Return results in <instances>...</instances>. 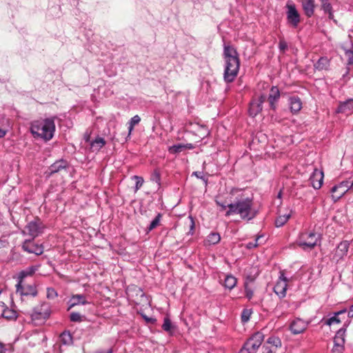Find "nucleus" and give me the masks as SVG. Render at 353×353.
<instances>
[{
	"label": "nucleus",
	"instance_id": "680f3d73",
	"mask_svg": "<svg viewBox=\"0 0 353 353\" xmlns=\"http://www.w3.org/2000/svg\"><path fill=\"white\" fill-rule=\"evenodd\" d=\"M144 318H145V319L148 322L153 321H154L153 319H149V318L145 317V316H144Z\"/></svg>",
	"mask_w": 353,
	"mask_h": 353
},
{
	"label": "nucleus",
	"instance_id": "2eb2a0df",
	"mask_svg": "<svg viewBox=\"0 0 353 353\" xmlns=\"http://www.w3.org/2000/svg\"><path fill=\"white\" fill-rule=\"evenodd\" d=\"M33 239L26 240L22 244V248L24 251L28 253L35 254L40 255L43 252V248L41 245L34 244L32 241Z\"/></svg>",
	"mask_w": 353,
	"mask_h": 353
},
{
	"label": "nucleus",
	"instance_id": "c03bdc74",
	"mask_svg": "<svg viewBox=\"0 0 353 353\" xmlns=\"http://www.w3.org/2000/svg\"><path fill=\"white\" fill-rule=\"evenodd\" d=\"M252 272L254 273L253 275H248L247 279L250 281H252L255 279L256 276L259 274V270L257 268H252Z\"/></svg>",
	"mask_w": 353,
	"mask_h": 353
},
{
	"label": "nucleus",
	"instance_id": "39448f33",
	"mask_svg": "<svg viewBox=\"0 0 353 353\" xmlns=\"http://www.w3.org/2000/svg\"><path fill=\"white\" fill-rule=\"evenodd\" d=\"M32 272H26L22 271L19 274V283L17 285V294H19L20 296H28L32 295L35 296L37 294V290L33 285H23L22 281L23 279L27 276L28 275H30Z\"/></svg>",
	"mask_w": 353,
	"mask_h": 353
},
{
	"label": "nucleus",
	"instance_id": "c9c22d12",
	"mask_svg": "<svg viewBox=\"0 0 353 353\" xmlns=\"http://www.w3.org/2000/svg\"><path fill=\"white\" fill-rule=\"evenodd\" d=\"M263 237V235H262V234H256L254 236V243H252V242L248 243L245 245L246 248L250 250L254 248H256L260 244L259 241Z\"/></svg>",
	"mask_w": 353,
	"mask_h": 353
},
{
	"label": "nucleus",
	"instance_id": "49530a36",
	"mask_svg": "<svg viewBox=\"0 0 353 353\" xmlns=\"http://www.w3.org/2000/svg\"><path fill=\"white\" fill-rule=\"evenodd\" d=\"M280 50L284 52L288 48V44L283 39H281L279 43Z\"/></svg>",
	"mask_w": 353,
	"mask_h": 353
},
{
	"label": "nucleus",
	"instance_id": "6e6d98bb",
	"mask_svg": "<svg viewBox=\"0 0 353 353\" xmlns=\"http://www.w3.org/2000/svg\"><path fill=\"white\" fill-rule=\"evenodd\" d=\"M348 316L353 317V305L350 306V310L348 311Z\"/></svg>",
	"mask_w": 353,
	"mask_h": 353
},
{
	"label": "nucleus",
	"instance_id": "4d7b16f0",
	"mask_svg": "<svg viewBox=\"0 0 353 353\" xmlns=\"http://www.w3.org/2000/svg\"><path fill=\"white\" fill-rule=\"evenodd\" d=\"M194 175H195L197 178L202 179V172H194Z\"/></svg>",
	"mask_w": 353,
	"mask_h": 353
},
{
	"label": "nucleus",
	"instance_id": "603ef678",
	"mask_svg": "<svg viewBox=\"0 0 353 353\" xmlns=\"http://www.w3.org/2000/svg\"><path fill=\"white\" fill-rule=\"evenodd\" d=\"M347 183V185L349 188V190L353 188V180L352 181H345Z\"/></svg>",
	"mask_w": 353,
	"mask_h": 353
},
{
	"label": "nucleus",
	"instance_id": "aec40b11",
	"mask_svg": "<svg viewBox=\"0 0 353 353\" xmlns=\"http://www.w3.org/2000/svg\"><path fill=\"white\" fill-rule=\"evenodd\" d=\"M88 302L86 301V298L83 294H75L72 295L68 301L69 307L68 310L72 307L78 305H85Z\"/></svg>",
	"mask_w": 353,
	"mask_h": 353
},
{
	"label": "nucleus",
	"instance_id": "a211bd4d",
	"mask_svg": "<svg viewBox=\"0 0 353 353\" xmlns=\"http://www.w3.org/2000/svg\"><path fill=\"white\" fill-rule=\"evenodd\" d=\"M280 98V91L276 86H273L270 89V94L268 96V101L270 103V108L273 110H276V103Z\"/></svg>",
	"mask_w": 353,
	"mask_h": 353
},
{
	"label": "nucleus",
	"instance_id": "0eeeda50",
	"mask_svg": "<svg viewBox=\"0 0 353 353\" xmlns=\"http://www.w3.org/2000/svg\"><path fill=\"white\" fill-rule=\"evenodd\" d=\"M43 225L39 219H35L30 221L25 227L22 233L25 235H29L32 239H34L43 232Z\"/></svg>",
	"mask_w": 353,
	"mask_h": 353
},
{
	"label": "nucleus",
	"instance_id": "473e14b6",
	"mask_svg": "<svg viewBox=\"0 0 353 353\" xmlns=\"http://www.w3.org/2000/svg\"><path fill=\"white\" fill-rule=\"evenodd\" d=\"M236 284V279L235 277L231 275L225 276L224 280V285L228 289H232Z\"/></svg>",
	"mask_w": 353,
	"mask_h": 353
},
{
	"label": "nucleus",
	"instance_id": "58836bf2",
	"mask_svg": "<svg viewBox=\"0 0 353 353\" xmlns=\"http://www.w3.org/2000/svg\"><path fill=\"white\" fill-rule=\"evenodd\" d=\"M161 219V214H159L154 220L150 223L148 227V231H151L154 229L157 225H159Z\"/></svg>",
	"mask_w": 353,
	"mask_h": 353
},
{
	"label": "nucleus",
	"instance_id": "2f4dec72",
	"mask_svg": "<svg viewBox=\"0 0 353 353\" xmlns=\"http://www.w3.org/2000/svg\"><path fill=\"white\" fill-rule=\"evenodd\" d=\"M105 141L103 138H97L94 141L92 142L91 148L93 150V151H98L105 145Z\"/></svg>",
	"mask_w": 353,
	"mask_h": 353
},
{
	"label": "nucleus",
	"instance_id": "052dcab7",
	"mask_svg": "<svg viewBox=\"0 0 353 353\" xmlns=\"http://www.w3.org/2000/svg\"><path fill=\"white\" fill-rule=\"evenodd\" d=\"M277 198L281 199L282 198V190H280L277 194Z\"/></svg>",
	"mask_w": 353,
	"mask_h": 353
},
{
	"label": "nucleus",
	"instance_id": "dca6fc26",
	"mask_svg": "<svg viewBox=\"0 0 353 353\" xmlns=\"http://www.w3.org/2000/svg\"><path fill=\"white\" fill-rule=\"evenodd\" d=\"M349 247V241H343L341 242L336 249L333 259H335L336 261L343 259L347 255Z\"/></svg>",
	"mask_w": 353,
	"mask_h": 353
},
{
	"label": "nucleus",
	"instance_id": "7c9ffc66",
	"mask_svg": "<svg viewBox=\"0 0 353 353\" xmlns=\"http://www.w3.org/2000/svg\"><path fill=\"white\" fill-rule=\"evenodd\" d=\"M322 9L328 14V17L332 19L334 17L332 7L327 0H321Z\"/></svg>",
	"mask_w": 353,
	"mask_h": 353
},
{
	"label": "nucleus",
	"instance_id": "e433bc0d",
	"mask_svg": "<svg viewBox=\"0 0 353 353\" xmlns=\"http://www.w3.org/2000/svg\"><path fill=\"white\" fill-rule=\"evenodd\" d=\"M140 121L141 118L139 115H135L130 119L128 127L129 134H130L132 131L133 130L134 126L138 124L140 122Z\"/></svg>",
	"mask_w": 353,
	"mask_h": 353
},
{
	"label": "nucleus",
	"instance_id": "f3484780",
	"mask_svg": "<svg viewBox=\"0 0 353 353\" xmlns=\"http://www.w3.org/2000/svg\"><path fill=\"white\" fill-rule=\"evenodd\" d=\"M308 323L301 319H296L290 324V330L294 334H301L307 327Z\"/></svg>",
	"mask_w": 353,
	"mask_h": 353
},
{
	"label": "nucleus",
	"instance_id": "37998d69",
	"mask_svg": "<svg viewBox=\"0 0 353 353\" xmlns=\"http://www.w3.org/2000/svg\"><path fill=\"white\" fill-rule=\"evenodd\" d=\"M345 55L347 57V64L353 65V50H346Z\"/></svg>",
	"mask_w": 353,
	"mask_h": 353
},
{
	"label": "nucleus",
	"instance_id": "5701e85b",
	"mask_svg": "<svg viewBox=\"0 0 353 353\" xmlns=\"http://www.w3.org/2000/svg\"><path fill=\"white\" fill-rule=\"evenodd\" d=\"M302 6L305 14L310 17L314 14V0H303Z\"/></svg>",
	"mask_w": 353,
	"mask_h": 353
},
{
	"label": "nucleus",
	"instance_id": "6ab92c4d",
	"mask_svg": "<svg viewBox=\"0 0 353 353\" xmlns=\"http://www.w3.org/2000/svg\"><path fill=\"white\" fill-rule=\"evenodd\" d=\"M336 112L350 114L353 112V99H349L344 102L340 103Z\"/></svg>",
	"mask_w": 353,
	"mask_h": 353
},
{
	"label": "nucleus",
	"instance_id": "4c0bfd02",
	"mask_svg": "<svg viewBox=\"0 0 353 353\" xmlns=\"http://www.w3.org/2000/svg\"><path fill=\"white\" fill-rule=\"evenodd\" d=\"M185 149L184 144H177L170 146L169 148V152L170 153H178Z\"/></svg>",
	"mask_w": 353,
	"mask_h": 353
},
{
	"label": "nucleus",
	"instance_id": "f704fd0d",
	"mask_svg": "<svg viewBox=\"0 0 353 353\" xmlns=\"http://www.w3.org/2000/svg\"><path fill=\"white\" fill-rule=\"evenodd\" d=\"M61 341L64 345H70L72 343V337L70 332H64L60 336Z\"/></svg>",
	"mask_w": 353,
	"mask_h": 353
},
{
	"label": "nucleus",
	"instance_id": "9b49d317",
	"mask_svg": "<svg viewBox=\"0 0 353 353\" xmlns=\"http://www.w3.org/2000/svg\"><path fill=\"white\" fill-rule=\"evenodd\" d=\"M310 170H312V174L310 178L312 187L318 190L321 188L323 181V171L310 166Z\"/></svg>",
	"mask_w": 353,
	"mask_h": 353
},
{
	"label": "nucleus",
	"instance_id": "423d86ee",
	"mask_svg": "<svg viewBox=\"0 0 353 353\" xmlns=\"http://www.w3.org/2000/svg\"><path fill=\"white\" fill-rule=\"evenodd\" d=\"M264 336L261 332H257L253 334L244 343V350L247 353H256L261 345Z\"/></svg>",
	"mask_w": 353,
	"mask_h": 353
},
{
	"label": "nucleus",
	"instance_id": "ea45409f",
	"mask_svg": "<svg viewBox=\"0 0 353 353\" xmlns=\"http://www.w3.org/2000/svg\"><path fill=\"white\" fill-rule=\"evenodd\" d=\"M133 179L136 180V185H135V189H134V192H136L143 185V179L142 177L138 176H134Z\"/></svg>",
	"mask_w": 353,
	"mask_h": 353
},
{
	"label": "nucleus",
	"instance_id": "4468645a",
	"mask_svg": "<svg viewBox=\"0 0 353 353\" xmlns=\"http://www.w3.org/2000/svg\"><path fill=\"white\" fill-rule=\"evenodd\" d=\"M258 210L252 199L248 198L244 200V219L248 220L253 219L256 215Z\"/></svg>",
	"mask_w": 353,
	"mask_h": 353
},
{
	"label": "nucleus",
	"instance_id": "7ed1b4c3",
	"mask_svg": "<svg viewBox=\"0 0 353 353\" xmlns=\"http://www.w3.org/2000/svg\"><path fill=\"white\" fill-rule=\"evenodd\" d=\"M319 241V236L314 232H305L300 234L297 245L303 250H311Z\"/></svg>",
	"mask_w": 353,
	"mask_h": 353
},
{
	"label": "nucleus",
	"instance_id": "f257e3e1",
	"mask_svg": "<svg viewBox=\"0 0 353 353\" xmlns=\"http://www.w3.org/2000/svg\"><path fill=\"white\" fill-rule=\"evenodd\" d=\"M225 61L224 79L227 82H232L237 75L240 62L235 49L230 46H225L223 52Z\"/></svg>",
	"mask_w": 353,
	"mask_h": 353
},
{
	"label": "nucleus",
	"instance_id": "1a4fd4ad",
	"mask_svg": "<svg viewBox=\"0 0 353 353\" xmlns=\"http://www.w3.org/2000/svg\"><path fill=\"white\" fill-rule=\"evenodd\" d=\"M266 101V97L261 94L258 98L254 99L250 103L248 112L252 117L257 115L263 109V103Z\"/></svg>",
	"mask_w": 353,
	"mask_h": 353
},
{
	"label": "nucleus",
	"instance_id": "cd10ccee",
	"mask_svg": "<svg viewBox=\"0 0 353 353\" xmlns=\"http://www.w3.org/2000/svg\"><path fill=\"white\" fill-rule=\"evenodd\" d=\"M162 328L164 331L168 332L169 334L172 335L176 327L172 325L170 318L168 316H165L162 325Z\"/></svg>",
	"mask_w": 353,
	"mask_h": 353
},
{
	"label": "nucleus",
	"instance_id": "b1692460",
	"mask_svg": "<svg viewBox=\"0 0 353 353\" xmlns=\"http://www.w3.org/2000/svg\"><path fill=\"white\" fill-rule=\"evenodd\" d=\"M291 216L292 210H290L288 213H285L284 214H278L274 221L275 226L276 228L283 226L288 221Z\"/></svg>",
	"mask_w": 353,
	"mask_h": 353
},
{
	"label": "nucleus",
	"instance_id": "412c9836",
	"mask_svg": "<svg viewBox=\"0 0 353 353\" xmlns=\"http://www.w3.org/2000/svg\"><path fill=\"white\" fill-rule=\"evenodd\" d=\"M68 163L64 160H59L51 165L49 168L50 174L57 173L61 171H65L68 168Z\"/></svg>",
	"mask_w": 353,
	"mask_h": 353
},
{
	"label": "nucleus",
	"instance_id": "20e7f679",
	"mask_svg": "<svg viewBox=\"0 0 353 353\" xmlns=\"http://www.w3.org/2000/svg\"><path fill=\"white\" fill-rule=\"evenodd\" d=\"M50 316V307L47 303L35 307L31 314V320L34 325H43Z\"/></svg>",
	"mask_w": 353,
	"mask_h": 353
},
{
	"label": "nucleus",
	"instance_id": "c756f323",
	"mask_svg": "<svg viewBox=\"0 0 353 353\" xmlns=\"http://www.w3.org/2000/svg\"><path fill=\"white\" fill-rule=\"evenodd\" d=\"M221 237L218 233L210 234L205 241L206 245H214L220 241Z\"/></svg>",
	"mask_w": 353,
	"mask_h": 353
},
{
	"label": "nucleus",
	"instance_id": "864d4df0",
	"mask_svg": "<svg viewBox=\"0 0 353 353\" xmlns=\"http://www.w3.org/2000/svg\"><path fill=\"white\" fill-rule=\"evenodd\" d=\"M190 230H194V221L193 220V218L192 216H190Z\"/></svg>",
	"mask_w": 353,
	"mask_h": 353
},
{
	"label": "nucleus",
	"instance_id": "f8f14e48",
	"mask_svg": "<svg viewBox=\"0 0 353 353\" xmlns=\"http://www.w3.org/2000/svg\"><path fill=\"white\" fill-rule=\"evenodd\" d=\"M287 19L288 22L294 28L297 27L300 22V15L294 4L287 5Z\"/></svg>",
	"mask_w": 353,
	"mask_h": 353
},
{
	"label": "nucleus",
	"instance_id": "c85d7f7f",
	"mask_svg": "<svg viewBox=\"0 0 353 353\" xmlns=\"http://www.w3.org/2000/svg\"><path fill=\"white\" fill-rule=\"evenodd\" d=\"M1 315L8 320H16L17 318V312L7 307L3 309Z\"/></svg>",
	"mask_w": 353,
	"mask_h": 353
},
{
	"label": "nucleus",
	"instance_id": "ddd939ff",
	"mask_svg": "<svg viewBox=\"0 0 353 353\" xmlns=\"http://www.w3.org/2000/svg\"><path fill=\"white\" fill-rule=\"evenodd\" d=\"M349 188L345 181L341 182L339 184L333 186L331 189L332 193V199L334 201L340 199L347 191Z\"/></svg>",
	"mask_w": 353,
	"mask_h": 353
},
{
	"label": "nucleus",
	"instance_id": "4be33fe9",
	"mask_svg": "<svg viewBox=\"0 0 353 353\" xmlns=\"http://www.w3.org/2000/svg\"><path fill=\"white\" fill-rule=\"evenodd\" d=\"M290 108L292 113L296 114L299 112L302 108V103L299 97H292L289 99Z\"/></svg>",
	"mask_w": 353,
	"mask_h": 353
},
{
	"label": "nucleus",
	"instance_id": "393cba45",
	"mask_svg": "<svg viewBox=\"0 0 353 353\" xmlns=\"http://www.w3.org/2000/svg\"><path fill=\"white\" fill-rule=\"evenodd\" d=\"M345 329L341 328L337 331L334 338V344L337 346H344Z\"/></svg>",
	"mask_w": 353,
	"mask_h": 353
},
{
	"label": "nucleus",
	"instance_id": "a878e982",
	"mask_svg": "<svg viewBox=\"0 0 353 353\" xmlns=\"http://www.w3.org/2000/svg\"><path fill=\"white\" fill-rule=\"evenodd\" d=\"M314 68L318 70H326L330 66V59L326 57H321L314 65Z\"/></svg>",
	"mask_w": 353,
	"mask_h": 353
},
{
	"label": "nucleus",
	"instance_id": "3c124183",
	"mask_svg": "<svg viewBox=\"0 0 353 353\" xmlns=\"http://www.w3.org/2000/svg\"><path fill=\"white\" fill-rule=\"evenodd\" d=\"M7 351V348L5 344L0 342V353H6Z\"/></svg>",
	"mask_w": 353,
	"mask_h": 353
},
{
	"label": "nucleus",
	"instance_id": "de8ad7c7",
	"mask_svg": "<svg viewBox=\"0 0 353 353\" xmlns=\"http://www.w3.org/2000/svg\"><path fill=\"white\" fill-rule=\"evenodd\" d=\"M344 346H337L336 345H334L332 348L333 353H343Z\"/></svg>",
	"mask_w": 353,
	"mask_h": 353
},
{
	"label": "nucleus",
	"instance_id": "f03ea898",
	"mask_svg": "<svg viewBox=\"0 0 353 353\" xmlns=\"http://www.w3.org/2000/svg\"><path fill=\"white\" fill-rule=\"evenodd\" d=\"M54 130V121L51 119L37 120L31 123V133L34 137H39L45 141H49L53 137Z\"/></svg>",
	"mask_w": 353,
	"mask_h": 353
},
{
	"label": "nucleus",
	"instance_id": "09e8293b",
	"mask_svg": "<svg viewBox=\"0 0 353 353\" xmlns=\"http://www.w3.org/2000/svg\"><path fill=\"white\" fill-rule=\"evenodd\" d=\"M252 312L251 310H244V323L249 320Z\"/></svg>",
	"mask_w": 353,
	"mask_h": 353
},
{
	"label": "nucleus",
	"instance_id": "bf43d9fd",
	"mask_svg": "<svg viewBox=\"0 0 353 353\" xmlns=\"http://www.w3.org/2000/svg\"><path fill=\"white\" fill-rule=\"evenodd\" d=\"M184 147H185V149H192L194 148V146L192 143H188V144H185L184 145Z\"/></svg>",
	"mask_w": 353,
	"mask_h": 353
},
{
	"label": "nucleus",
	"instance_id": "e2e57ef3",
	"mask_svg": "<svg viewBox=\"0 0 353 353\" xmlns=\"http://www.w3.org/2000/svg\"><path fill=\"white\" fill-rule=\"evenodd\" d=\"M223 209H225L226 206L225 205H221Z\"/></svg>",
	"mask_w": 353,
	"mask_h": 353
},
{
	"label": "nucleus",
	"instance_id": "5fc2aeb1",
	"mask_svg": "<svg viewBox=\"0 0 353 353\" xmlns=\"http://www.w3.org/2000/svg\"><path fill=\"white\" fill-rule=\"evenodd\" d=\"M95 353H113V350L112 348H109L106 351L100 350V351L96 352Z\"/></svg>",
	"mask_w": 353,
	"mask_h": 353
},
{
	"label": "nucleus",
	"instance_id": "72a5a7b5",
	"mask_svg": "<svg viewBox=\"0 0 353 353\" xmlns=\"http://www.w3.org/2000/svg\"><path fill=\"white\" fill-rule=\"evenodd\" d=\"M346 312L345 310H341L338 312H336L334 314V316L329 318L328 319L326 320L325 321V324L326 325H331L333 323H341V320L339 319L338 316L339 314H343Z\"/></svg>",
	"mask_w": 353,
	"mask_h": 353
},
{
	"label": "nucleus",
	"instance_id": "a19ab883",
	"mask_svg": "<svg viewBox=\"0 0 353 353\" xmlns=\"http://www.w3.org/2000/svg\"><path fill=\"white\" fill-rule=\"evenodd\" d=\"M70 321L73 322H80L82 321L81 315L78 312H72L70 314Z\"/></svg>",
	"mask_w": 353,
	"mask_h": 353
},
{
	"label": "nucleus",
	"instance_id": "79ce46f5",
	"mask_svg": "<svg viewBox=\"0 0 353 353\" xmlns=\"http://www.w3.org/2000/svg\"><path fill=\"white\" fill-rule=\"evenodd\" d=\"M57 296V292L53 288H48L47 289V297L48 299H54Z\"/></svg>",
	"mask_w": 353,
	"mask_h": 353
},
{
	"label": "nucleus",
	"instance_id": "bb28decb",
	"mask_svg": "<svg viewBox=\"0 0 353 353\" xmlns=\"http://www.w3.org/2000/svg\"><path fill=\"white\" fill-rule=\"evenodd\" d=\"M228 206L230 210L227 212L226 215H230L232 213L241 214L243 212V203L241 202L230 203Z\"/></svg>",
	"mask_w": 353,
	"mask_h": 353
},
{
	"label": "nucleus",
	"instance_id": "6e6552de",
	"mask_svg": "<svg viewBox=\"0 0 353 353\" xmlns=\"http://www.w3.org/2000/svg\"><path fill=\"white\" fill-rule=\"evenodd\" d=\"M263 353H281V341L279 338L270 336L263 345Z\"/></svg>",
	"mask_w": 353,
	"mask_h": 353
},
{
	"label": "nucleus",
	"instance_id": "9d476101",
	"mask_svg": "<svg viewBox=\"0 0 353 353\" xmlns=\"http://www.w3.org/2000/svg\"><path fill=\"white\" fill-rule=\"evenodd\" d=\"M288 280L283 272H281L279 278L274 287V292L279 298H283L286 295Z\"/></svg>",
	"mask_w": 353,
	"mask_h": 353
},
{
	"label": "nucleus",
	"instance_id": "a18cd8bd",
	"mask_svg": "<svg viewBox=\"0 0 353 353\" xmlns=\"http://www.w3.org/2000/svg\"><path fill=\"white\" fill-rule=\"evenodd\" d=\"M244 288L245 289L246 297L249 300H250L252 298V296H253L254 292H253V290L251 288H248V286H244Z\"/></svg>",
	"mask_w": 353,
	"mask_h": 353
},
{
	"label": "nucleus",
	"instance_id": "8fccbe9b",
	"mask_svg": "<svg viewBox=\"0 0 353 353\" xmlns=\"http://www.w3.org/2000/svg\"><path fill=\"white\" fill-rule=\"evenodd\" d=\"M8 245V241L6 239H0V248H6Z\"/></svg>",
	"mask_w": 353,
	"mask_h": 353
},
{
	"label": "nucleus",
	"instance_id": "13d9d810",
	"mask_svg": "<svg viewBox=\"0 0 353 353\" xmlns=\"http://www.w3.org/2000/svg\"><path fill=\"white\" fill-rule=\"evenodd\" d=\"M6 131L0 128V138L3 137L6 135Z\"/></svg>",
	"mask_w": 353,
	"mask_h": 353
}]
</instances>
